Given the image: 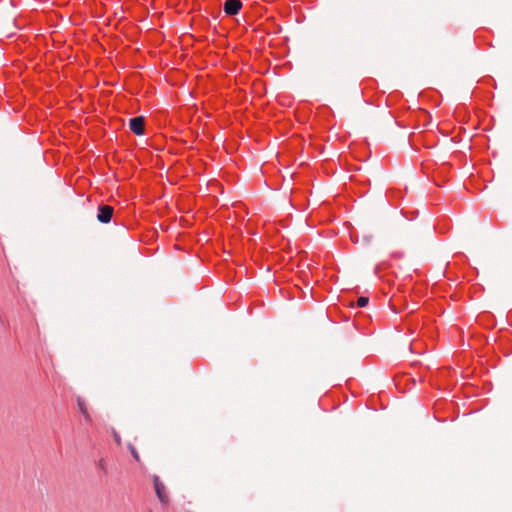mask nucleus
Listing matches in <instances>:
<instances>
[{
	"label": "nucleus",
	"mask_w": 512,
	"mask_h": 512,
	"mask_svg": "<svg viewBox=\"0 0 512 512\" xmlns=\"http://www.w3.org/2000/svg\"><path fill=\"white\" fill-rule=\"evenodd\" d=\"M128 449L131 453V455L133 456V458L137 461V462H140V456H139V453L138 451L136 450L135 446L132 445V444H128Z\"/></svg>",
	"instance_id": "nucleus-6"
},
{
	"label": "nucleus",
	"mask_w": 512,
	"mask_h": 512,
	"mask_svg": "<svg viewBox=\"0 0 512 512\" xmlns=\"http://www.w3.org/2000/svg\"><path fill=\"white\" fill-rule=\"evenodd\" d=\"M144 124L145 118L143 116L131 118L129 121V127L136 135H142L144 133Z\"/></svg>",
	"instance_id": "nucleus-2"
},
{
	"label": "nucleus",
	"mask_w": 512,
	"mask_h": 512,
	"mask_svg": "<svg viewBox=\"0 0 512 512\" xmlns=\"http://www.w3.org/2000/svg\"><path fill=\"white\" fill-rule=\"evenodd\" d=\"M368 303H369L368 297L362 296V297L358 298V300H357V305L359 307H365L368 305Z\"/></svg>",
	"instance_id": "nucleus-7"
},
{
	"label": "nucleus",
	"mask_w": 512,
	"mask_h": 512,
	"mask_svg": "<svg viewBox=\"0 0 512 512\" xmlns=\"http://www.w3.org/2000/svg\"><path fill=\"white\" fill-rule=\"evenodd\" d=\"M113 215V208L108 205H102L98 209L97 219L101 223L110 222Z\"/></svg>",
	"instance_id": "nucleus-3"
},
{
	"label": "nucleus",
	"mask_w": 512,
	"mask_h": 512,
	"mask_svg": "<svg viewBox=\"0 0 512 512\" xmlns=\"http://www.w3.org/2000/svg\"><path fill=\"white\" fill-rule=\"evenodd\" d=\"M242 7L240 0H227L224 3V11L228 15H235L239 12Z\"/></svg>",
	"instance_id": "nucleus-4"
},
{
	"label": "nucleus",
	"mask_w": 512,
	"mask_h": 512,
	"mask_svg": "<svg viewBox=\"0 0 512 512\" xmlns=\"http://www.w3.org/2000/svg\"><path fill=\"white\" fill-rule=\"evenodd\" d=\"M114 439L118 445L121 444V438L117 433L114 434Z\"/></svg>",
	"instance_id": "nucleus-9"
},
{
	"label": "nucleus",
	"mask_w": 512,
	"mask_h": 512,
	"mask_svg": "<svg viewBox=\"0 0 512 512\" xmlns=\"http://www.w3.org/2000/svg\"><path fill=\"white\" fill-rule=\"evenodd\" d=\"M153 483H154L155 492H156V495H157L159 501L163 505H168L169 497H168L164 483L161 482V480L159 479L158 476L153 477Z\"/></svg>",
	"instance_id": "nucleus-1"
},
{
	"label": "nucleus",
	"mask_w": 512,
	"mask_h": 512,
	"mask_svg": "<svg viewBox=\"0 0 512 512\" xmlns=\"http://www.w3.org/2000/svg\"><path fill=\"white\" fill-rule=\"evenodd\" d=\"M98 465L102 470L106 469V462L104 459H100Z\"/></svg>",
	"instance_id": "nucleus-8"
},
{
	"label": "nucleus",
	"mask_w": 512,
	"mask_h": 512,
	"mask_svg": "<svg viewBox=\"0 0 512 512\" xmlns=\"http://www.w3.org/2000/svg\"><path fill=\"white\" fill-rule=\"evenodd\" d=\"M77 406H78V409H79L80 413L85 418V420L90 422L91 421V416H90V414L88 412L87 404H86L85 400L80 398V397H78L77 398Z\"/></svg>",
	"instance_id": "nucleus-5"
}]
</instances>
